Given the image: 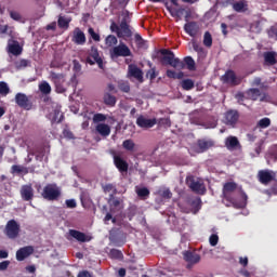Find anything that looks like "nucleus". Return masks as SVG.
Returning <instances> with one entry per match:
<instances>
[{
	"label": "nucleus",
	"mask_w": 277,
	"mask_h": 277,
	"mask_svg": "<svg viewBox=\"0 0 277 277\" xmlns=\"http://www.w3.org/2000/svg\"><path fill=\"white\" fill-rule=\"evenodd\" d=\"M71 42L78 47H83V44L87 42L85 32H83L81 28L76 27L72 31Z\"/></svg>",
	"instance_id": "obj_13"
},
{
	"label": "nucleus",
	"mask_w": 277,
	"mask_h": 277,
	"mask_svg": "<svg viewBox=\"0 0 277 277\" xmlns=\"http://www.w3.org/2000/svg\"><path fill=\"white\" fill-rule=\"evenodd\" d=\"M69 235H70V237H72L74 239L79 241L80 243H88V242L92 241V236L87 235L85 233H82L77 229H70Z\"/></svg>",
	"instance_id": "obj_15"
},
{
	"label": "nucleus",
	"mask_w": 277,
	"mask_h": 277,
	"mask_svg": "<svg viewBox=\"0 0 277 277\" xmlns=\"http://www.w3.org/2000/svg\"><path fill=\"white\" fill-rule=\"evenodd\" d=\"M184 64V68L185 66H187L188 70H196V62L194 61V58L192 56H186L184 57V61H182Z\"/></svg>",
	"instance_id": "obj_33"
},
{
	"label": "nucleus",
	"mask_w": 277,
	"mask_h": 277,
	"mask_svg": "<svg viewBox=\"0 0 277 277\" xmlns=\"http://www.w3.org/2000/svg\"><path fill=\"white\" fill-rule=\"evenodd\" d=\"M221 81L227 83L228 85H239L241 83V79L237 78V75L232 70H227L222 77Z\"/></svg>",
	"instance_id": "obj_12"
},
{
	"label": "nucleus",
	"mask_w": 277,
	"mask_h": 277,
	"mask_svg": "<svg viewBox=\"0 0 277 277\" xmlns=\"http://www.w3.org/2000/svg\"><path fill=\"white\" fill-rule=\"evenodd\" d=\"M39 90L41 94H51V84L49 82L44 81L39 85Z\"/></svg>",
	"instance_id": "obj_42"
},
{
	"label": "nucleus",
	"mask_w": 277,
	"mask_h": 277,
	"mask_svg": "<svg viewBox=\"0 0 277 277\" xmlns=\"http://www.w3.org/2000/svg\"><path fill=\"white\" fill-rule=\"evenodd\" d=\"M104 103L108 106V107H115L117 100L116 96L111 95L110 93H105L104 94Z\"/></svg>",
	"instance_id": "obj_32"
},
{
	"label": "nucleus",
	"mask_w": 277,
	"mask_h": 277,
	"mask_svg": "<svg viewBox=\"0 0 277 277\" xmlns=\"http://www.w3.org/2000/svg\"><path fill=\"white\" fill-rule=\"evenodd\" d=\"M29 66V61L27 60H21L17 64V68H27Z\"/></svg>",
	"instance_id": "obj_62"
},
{
	"label": "nucleus",
	"mask_w": 277,
	"mask_h": 277,
	"mask_svg": "<svg viewBox=\"0 0 277 277\" xmlns=\"http://www.w3.org/2000/svg\"><path fill=\"white\" fill-rule=\"evenodd\" d=\"M159 196H161V198H164L166 200H170V198H172V192L170 190V188H162L158 192Z\"/></svg>",
	"instance_id": "obj_43"
},
{
	"label": "nucleus",
	"mask_w": 277,
	"mask_h": 277,
	"mask_svg": "<svg viewBox=\"0 0 277 277\" xmlns=\"http://www.w3.org/2000/svg\"><path fill=\"white\" fill-rule=\"evenodd\" d=\"M181 85L186 92H189V90H194L195 88L194 80L192 79L182 80Z\"/></svg>",
	"instance_id": "obj_37"
},
{
	"label": "nucleus",
	"mask_w": 277,
	"mask_h": 277,
	"mask_svg": "<svg viewBox=\"0 0 277 277\" xmlns=\"http://www.w3.org/2000/svg\"><path fill=\"white\" fill-rule=\"evenodd\" d=\"M277 53L274 51L265 52L264 53V62L266 66H276L277 60H276Z\"/></svg>",
	"instance_id": "obj_28"
},
{
	"label": "nucleus",
	"mask_w": 277,
	"mask_h": 277,
	"mask_svg": "<svg viewBox=\"0 0 277 277\" xmlns=\"http://www.w3.org/2000/svg\"><path fill=\"white\" fill-rule=\"evenodd\" d=\"M105 120H107V115L101 113L93 115L94 124H103L102 122H105Z\"/></svg>",
	"instance_id": "obj_39"
},
{
	"label": "nucleus",
	"mask_w": 277,
	"mask_h": 277,
	"mask_svg": "<svg viewBox=\"0 0 277 277\" xmlns=\"http://www.w3.org/2000/svg\"><path fill=\"white\" fill-rule=\"evenodd\" d=\"M193 49L196 53H205V48L200 47L196 41H193Z\"/></svg>",
	"instance_id": "obj_59"
},
{
	"label": "nucleus",
	"mask_w": 277,
	"mask_h": 277,
	"mask_svg": "<svg viewBox=\"0 0 277 277\" xmlns=\"http://www.w3.org/2000/svg\"><path fill=\"white\" fill-rule=\"evenodd\" d=\"M22 200L25 202H30V200H34V187L31 184L23 185L19 190Z\"/></svg>",
	"instance_id": "obj_16"
},
{
	"label": "nucleus",
	"mask_w": 277,
	"mask_h": 277,
	"mask_svg": "<svg viewBox=\"0 0 277 277\" xmlns=\"http://www.w3.org/2000/svg\"><path fill=\"white\" fill-rule=\"evenodd\" d=\"M203 44H205V47H208V48L213 47V37L211 36V32H209V31L205 32Z\"/></svg>",
	"instance_id": "obj_41"
},
{
	"label": "nucleus",
	"mask_w": 277,
	"mask_h": 277,
	"mask_svg": "<svg viewBox=\"0 0 277 277\" xmlns=\"http://www.w3.org/2000/svg\"><path fill=\"white\" fill-rule=\"evenodd\" d=\"M131 55H133L131 49L123 42L110 50V57H131Z\"/></svg>",
	"instance_id": "obj_5"
},
{
	"label": "nucleus",
	"mask_w": 277,
	"mask_h": 277,
	"mask_svg": "<svg viewBox=\"0 0 277 277\" xmlns=\"http://www.w3.org/2000/svg\"><path fill=\"white\" fill-rule=\"evenodd\" d=\"M8 51L12 55H21L23 53V48H21V43L16 40H9L8 42Z\"/></svg>",
	"instance_id": "obj_26"
},
{
	"label": "nucleus",
	"mask_w": 277,
	"mask_h": 277,
	"mask_svg": "<svg viewBox=\"0 0 277 277\" xmlns=\"http://www.w3.org/2000/svg\"><path fill=\"white\" fill-rule=\"evenodd\" d=\"M65 205L67 209H76L77 208V201L75 199H67L65 201Z\"/></svg>",
	"instance_id": "obj_55"
},
{
	"label": "nucleus",
	"mask_w": 277,
	"mask_h": 277,
	"mask_svg": "<svg viewBox=\"0 0 277 277\" xmlns=\"http://www.w3.org/2000/svg\"><path fill=\"white\" fill-rule=\"evenodd\" d=\"M122 148H124V150L128 153H135V142H133L131 138H128L122 142Z\"/></svg>",
	"instance_id": "obj_31"
},
{
	"label": "nucleus",
	"mask_w": 277,
	"mask_h": 277,
	"mask_svg": "<svg viewBox=\"0 0 277 277\" xmlns=\"http://www.w3.org/2000/svg\"><path fill=\"white\" fill-rule=\"evenodd\" d=\"M223 198L230 202L234 209H246L248 207V195L243 188L235 182H226L223 185Z\"/></svg>",
	"instance_id": "obj_1"
},
{
	"label": "nucleus",
	"mask_w": 277,
	"mask_h": 277,
	"mask_svg": "<svg viewBox=\"0 0 277 277\" xmlns=\"http://www.w3.org/2000/svg\"><path fill=\"white\" fill-rule=\"evenodd\" d=\"M110 31H113L114 34H117V38H122V31H120V24L118 26L116 22H113L110 24Z\"/></svg>",
	"instance_id": "obj_46"
},
{
	"label": "nucleus",
	"mask_w": 277,
	"mask_h": 277,
	"mask_svg": "<svg viewBox=\"0 0 277 277\" xmlns=\"http://www.w3.org/2000/svg\"><path fill=\"white\" fill-rule=\"evenodd\" d=\"M114 163L117 170H119L121 173L129 172V162H127V160H124L122 157L115 155Z\"/></svg>",
	"instance_id": "obj_23"
},
{
	"label": "nucleus",
	"mask_w": 277,
	"mask_h": 277,
	"mask_svg": "<svg viewBox=\"0 0 277 277\" xmlns=\"http://www.w3.org/2000/svg\"><path fill=\"white\" fill-rule=\"evenodd\" d=\"M63 135L67 140H75V134H72V131H70L69 129H64L63 130Z\"/></svg>",
	"instance_id": "obj_56"
},
{
	"label": "nucleus",
	"mask_w": 277,
	"mask_h": 277,
	"mask_svg": "<svg viewBox=\"0 0 277 277\" xmlns=\"http://www.w3.org/2000/svg\"><path fill=\"white\" fill-rule=\"evenodd\" d=\"M235 98L238 101L239 105H246V104H243V101H246V98H248V95H246L243 92H238L235 95Z\"/></svg>",
	"instance_id": "obj_51"
},
{
	"label": "nucleus",
	"mask_w": 277,
	"mask_h": 277,
	"mask_svg": "<svg viewBox=\"0 0 277 277\" xmlns=\"http://www.w3.org/2000/svg\"><path fill=\"white\" fill-rule=\"evenodd\" d=\"M128 77H133V79H136L140 83H144V71L135 64L128 66Z\"/></svg>",
	"instance_id": "obj_11"
},
{
	"label": "nucleus",
	"mask_w": 277,
	"mask_h": 277,
	"mask_svg": "<svg viewBox=\"0 0 277 277\" xmlns=\"http://www.w3.org/2000/svg\"><path fill=\"white\" fill-rule=\"evenodd\" d=\"M134 40H135L136 47H138V49H144V44H146V41L142 38V35L135 34Z\"/></svg>",
	"instance_id": "obj_47"
},
{
	"label": "nucleus",
	"mask_w": 277,
	"mask_h": 277,
	"mask_svg": "<svg viewBox=\"0 0 277 277\" xmlns=\"http://www.w3.org/2000/svg\"><path fill=\"white\" fill-rule=\"evenodd\" d=\"M184 261L188 263L187 268H192V265H196V263H200V254L194 253L192 251L184 252Z\"/></svg>",
	"instance_id": "obj_18"
},
{
	"label": "nucleus",
	"mask_w": 277,
	"mask_h": 277,
	"mask_svg": "<svg viewBox=\"0 0 277 277\" xmlns=\"http://www.w3.org/2000/svg\"><path fill=\"white\" fill-rule=\"evenodd\" d=\"M268 38H272L273 40H277V26H272L268 29Z\"/></svg>",
	"instance_id": "obj_52"
},
{
	"label": "nucleus",
	"mask_w": 277,
	"mask_h": 277,
	"mask_svg": "<svg viewBox=\"0 0 277 277\" xmlns=\"http://www.w3.org/2000/svg\"><path fill=\"white\" fill-rule=\"evenodd\" d=\"M157 75H159V72H157V69L155 67L147 70L146 72V77L147 79H150V81H155V79H157Z\"/></svg>",
	"instance_id": "obj_50"
},
{
	"label": "nucleus",
	"mask_w": 277,
	"mask_h": 277,
	"mask_svg": "<svg viewBox=\"0 0 277 277\" xmlns=\"http://www.w3.org/2000/svg\"><path fill=\"white\" fill-rule=\"evenodd\" d=\"M10 17L13 21H21V18H22L21 13L16 12V11H10Z\"/></svg>",
	"instance_id": "obj_61"
},
{
	"label": "nucleus",
	"mask_w": 277,
	"mask_h": 277,
	"mask_svg": "<svg viewBox=\"0 0 277 277\" xmlns=\"http://www.w3.org/2000/svg\"><path fill=\"white\" fill-rule=\"evenodd\" d=\"M51 78H52V80L54 81V83L56 85V91L57 92H60L61 94L66 92V89H64V87L60 85V83L64 82V75L52 72Z\"/></svg>",
	"instance_id": "obj_27"
},
{
	"label": "nucleus",
	"mask_w": 277,
	"mask_h": 277,
	"mask_svg": "<svg viewBox=\"0 0 277 277\" xmlns=\"http://www.w3.org/2000/svg\"><path fill=\"white\" fill-rule=\"evenodd\" d=\"M138 198H148L150 190L147 187H142L136 190Z\"/></svg>",
	"instance_id": "obj_45"
},
{
	"label": "nucleus",
	"mask_w": 277,
	"mask_h": 277,
	"mask_svg": "<svg viewBox=\"0 0 277 277\" xmlns=\"http://www.w3.org/2000/svg\"><path fill=\"white\" fill-rule=\"evenodd\" d=\"M160 55L159 62L162 64V66H172V68H180V70H183L185 68V63L181 61L177 57H174V52L168 50V49H161L159 50Z\"/></svg>",
	"instance_id": "obj_2"
},
{
	"label": "nucleus",
	"mask_w": 277,
	"mask_h": 277,
	"mask_svg": "<svg viewBox=\"0 0 277 277\" xmlns=\"http://www.w3.org/2000/svg\"><path fill=\"white\" fill-rule=\"evenodd\" d=\"M95 131L102 137H109V135H111V127H109L107 123H97Z\"/></svg>",
	"instance_id": "obj_25"
},
{
	"label": "nucleus",
	"mask_w": 277,
	"mask_h": 277,
	"mask_svg": "<svg viewBox=\"0 0 277 277\" xmlns=\"http://www.w3.org/2000/svg\"><path fill=\"white\" fill-rule=\"evenodd\" d=\"M136 124L141 129H153L157 124V119H146L144 116H138L136 119Z\"/></svg>",
	"instance_id": "obj_17"
},
{
	"label": "nucleus",
	"mask_w": 277,
	"mask_h": 277,
	"mask_svg": "<svg viewBox=\"0 0 277 277\" xmlns=\"http://www.w3.org/2000/svg\"><path fill=\"white\" fill-rule=\"evenodd\" d=\"M10 267V260L0 262V272H5Z\"/></svg>",
	"instance_id": "obj_60"
},
{
	"label": "nucleus",
	"mask_w": 277,
	"mask_h": 277,
	"mask_svg": "<svg viewBox=\"0 0 277 277\" xmlns=\"http://www.w3.org/2000/svg\"><path fill=\"white\" fill-rule=\"evenodd\" d=\"M209 148H213V141H207L205 138L198 140L197 145L195 147V151L198 154L207 153Z\"/></svg>",
	"instance_id": "obj_20"
},
{
	"label": "nucleus",
	"mask_w": 277,
	"mask_h": 277,
	"mask_svg": "<svg viewBox=\"0 0 277 277\" xmlns=\"http://www.w3.org/2000/svg\"><path fill=\"white\" fill-rule=\"evenodd\" d=\"M21 233V225L14 220H10L5 226V235L9 239H16Z\"/></svg>",
	"instance_id": "obj_7"
},
{
	"label": "nucleus",
	"mask_w": 277,
	"mask_h": 277,
	"mask_svg": "<svg viewBox=\"0 0 277 277\" xmlns=\"http://www.w3.org/2000/svg\"><path fill=\"white\" fill-rule=\"evenodd\" d=\"M89 36L94 40V42H101V35L98 32L94 31V28L90 27L88 29Z\"/></svg>",
	"instance_id": "obj_48"
},
{
	"label": "nucleus",
	"mask_w": 277,
	"mask_h": 277,
	"mask_svg": "<svg viewBox=\"0 0 277 277\" xmlns=\"http://www.w3.org/2000/svg\"><path fill=\"white\" fill-rule=\"evenodd\" d=\"M109 258L115 259L117 261H122V259H124V254H122V251L118 249H111L109 251Z\"/></svg>",
	"instance_id": "obj_36"
},
{
	"label": "nucleus",
	"mask_w": 277,
	"mask_h": 277,
	"mask_svg": "<svg viewBox=\"0 0 277 277\" xmlns=\"http://www.w3.org/2000/svg\"><path fill=\"white\" fill-rule=\"evenodd\" d=\"M198 23L196 22H187L184 25V31H186V34L190 36V38H196V36H198Z\"/></svg>",
	"instance_id": "obj_24"
},
{
	"label": "nucleus",
	"mask_w": 277,
	"mask_h": 277,
	"mask_svg": "<svg viewBox=\"0 0 277 277\" xmlns=\"http://www.w3.org/2000/svg\"><path fill=\"white\" fill-rule=\"evenodd\" d=\"M72 64H74V72L79 75V72H81V63H79V61L77 60H74Z\"/></svg>",
	"instance_id": "obj_57"
},
{
	"label": "nucleus",
	"mask_w": 277,
	"mask_h": 277,
	"mask_svg": "<svg viewBox=\"0 0 277 277\" xmlns=\"http://www.w3.org/2000/svg\"><path fill=\"white\" fill-rule=\"evenodd\" d=\"M171 15L176 16V18H181L182 16H184V21L186 23H189V19L192 18V9L180 8L174 12H171Z\"/></svg>",
	"instance_id": "obj_22"
},
{
	"label": "nucleus",
	"mask_w": 277,
	"mask_h": 277,
	"mask_svg": "<svg viewBox=\"0 0 277 277\" xmlns=\"http://www.w3.org/2000/svg\"><path fill=\"white\" fill-rule=\"evenodd\" d=\"M15 103L22 109H26V111H29L34 107V104L25 93H16Z\"/></svg>",
	"instance_id": "obj_8"
},
{
	"label": "nucleus",
	"mask_w": 277,
	"mask_h": 277,
	"mask_svg": "<svg viewBox=\"0 0 277 277\" xmlns=\"http://www.w3.org/2000/svg\"><path fill=\"white\" fill-rule=\"evenodd\" d=\"M190 207L194 209L195 213H198L202 208V199H200V197H196L190 201Z\"/></svg>",
	"instance_id": "obj_34"
},
{
	"label": "nucleus",
	"mask_w": 277,
	"mask_h": 277,
	"mask_svg": "<svg viewBox=\"0 0 277 277\" xmlns=\"http://www.w3.org/2000/svg\"><path fill=\"white\" fill-rule=\"evenodd\" d=\"M238 121H239V113L237 110H229L225 113L224 124H226L227 127L234 128Z\"/></svg>",
	"instance_id": "obj_14"
},
{
	"label": "nucleus",
	"mask_w": 277,
	"mask_h": 277,
	"mask_svg": "<svg viewBox=\"0 0 277 277\" xmlns=\"http://www.w3.org/2000/svg\"><path fill=\"white\" fill-rule=\"evenodd\" d=\"M120 31H121V38L133 37V31L131 30V26H129V11L126 12L123 18L121 19Z\"/></svg>",
	"instance_id": "obj_9"
},
{
	"label": "nucleus",
	"mask_w": 277,
	"mask_h": 277,
	"mask_svg": "<svg viewBox=\"0 0 277 277\" xmlns=\"http://www.w3.org/2000/svg\"><path fill=\"white\" fill-rule=\"evenodd\" d=\"M246 8H248V4L243 1L233 3V10H235V12H246Z\"/></svg>",
	"instance_id": "obj_40"
},
{
	"label": "nucleus",
	"mask_w": 277,
	"mask_h": 277,
	"mask_svg": "<svg viewBox=\"0 0 277 277\" xmlns=\"http://www.w3.org/2000/svg\"><path fill=\"white\" fill-rule=\"evenodd\" d=\"M118 89L121 92H124L126 94H129L131 92V84H129L128 81H120V82H118Z\"/></svg>",
	"instance_id": "obj_38"
},
{
	"label": "nucleus",
	"mask_w": 277,
	"mask_h": 277,
	"mask_svg": "<svg viewBox=\"0 0 277 277\" xmlns=\"http://www.w3.org/2000/svg\"><path fill=\"white\" fill-rule=\"evenodd\" d=\"M31 254H34V247H23L16 251V261H25V259H28Z\"/></svg>",
	"instance_id": "obj_19"
},
{
	"label": "nucleus",
	"mask_w": 277,
	"mask_h": 277,
	"mask_svg": "<svg viewBox=\"0 0 277 277\" xmlns=\"http://www.w3.org/2000/svg\"><path fill=\"white\" fill-rule=\"evenodd\" d=\"M209 241H210V246L215 247L220 241V237L217 236V234H212L209 238Z\"/></svg>",
	"instance_id": "obj_53"
},
{
	"label": "nucleus",
	"mask_w": 277,
	"mask_h": 277,
	"mask_svg": "<svg viewBox=\"0 0 277 277\" xmlns=\"http://www.w3.org/2000/svg\"><path fill=\"white\" fill-rule=\"evenodd\" d=\"M247 100L249 101H259V96H261V90L259 89H249L246 91Z\"/></svg>",
	"instance_id": "obj_29"
},
{
	"label": "nucleus",
	"mask_w": 277,
	"mask_h": 277,
	"mask_svg": "<svg viewBox=\"0 0 277 277\" xmlns=\"http://www.w3.org/2000/svg\"><path fill=\"white\" fill-rule=\"evenodd\" d=\"M11 174H29V169L19 164H13L11 167Z\"/></svg>",
	"instance_id": "obj_30"
},
{
	"label": "nucleus",
	"mask_w": 277,
	"mask_h": 277,
	"mask_svg": "<svg viewBox=\"0 0 277 277\" xmlns=\"http://www.w3.org/2000/svg\"><path fill=\"white\" fill-rule=\"evenodd\" d=\"M271 124H272V120L267 117L262 118L258 123L260 129H267V127H269Z\"/></svg>",
	"instance_id": "obj_49"
},
{
	"label": "nucleus",
	"mask_w": 277,
	"mask_h": 277,
	"mask_svg": "<svg viewBox=\"0 0 277 277\" xmlns=\"http://www.w3.org/2000/svg\"><path fill=\"white\" fill-rule=\"evenodd\" d=\"M70 21H71L70 18L60 16L57 25L61 29H68V27H70Z\"/></svg>",
	"instance_id": "obj_35"
},
{
	"label": "nucleus",
	"mask_w": 277,
	"mask_h": 277,
	"mask_svg": "<svg viewBox=\"0 0 277 277\" xmlns=\"http://www.w3.org/2000/svg\"><path fill=\"white\" fill-rule=\"evenodd\" d=\"M87 64H90V66L97 64L98 68L103 69V58H101L98 54V48L91 47L89 55L87 56Z\"/></svg>",
	"instance_id": "obj_6"
},
{
	"label": "nucleus",
	"mask_w": 277,
	"mask_h": 277,
	"mask_svg": "<svg viewBox=\"0 0 277 277\" xmlns=\"http://www.w3.org/2000/svg\"><path fill=\"white\" fill-rule=\"evenodd\" d=\"M225 148L227 150H237V148H241V143H239V138L237 136L229 135L225 138Z\"/></svg>",
	"instance_id": "obj_21"
},
{
	"label": "nucleus",
	"mask_w": 277,
	"mask_h": 277,
	"mask_svg": "<svg viewBox=\"0 0 277 277\" xmlns=\"http://www.w3.org/2000/svg\"><path fill=\"white\" fill-rule=\"evenodd\" d=\"M77 277H92V274L88 271H81Z\"/></svg>",
	"instance_id": "obj_64"
},
{
	"label": "nucleus",
	"mask_w": 277,
	"mask_h": 277,
	"mask_svg": "<svg viewBox=\"0 0 277 277\" xmlns=\"http://www.w3.org/2000/svg\"><path fill=\"white\" fill-rule=\"evenodd\" d=\"M41 196L44 200H58L60 196H62V189L57 187V184H48L43 187Z\"/></svg>",
	"instance_id": "obj_3"
},
{
	"label": "nucleus",
	"mask_w": 277,
	"mask_h": 277,
	"mask_svg": "<svg viewBox=\"0 0 277 277\" xmlns=\"http://www.w3.org/2000/svg\"><path fill=\"white\" fill-rule=\"evenodd\" d=\"M105 42L107 47H114L118 44V38H116L114 35H108L105 39Z\"/></svg>",
	"instance_id": "obj_44"
},
{
	"label": "nucleus",
	"mask_w": 277,
	"mask_h": 277,
	"mask_svg": "<svg viewBox=\"0 0 277 277\" xmlns=\"http://www.w3.org/2000/svg\"><path fill=\"white\" fill-rule=\"evenodd\" d=\"M0 94H10V88L8 87V83L0 82Z\"/></svg>",
	"instance_id": "obj_54"
},
{
	"label": "nucleus",
	"mask_w": 277,
	"mask_h": 277,
	"mask_svg": "<svg viewBox=\"0 0 277 277\" xmlns=\"http://www.w3.org/2000/svg\"><path fill=\"white\" fill-rule=\"evenodd\" d=\"M105 194H109V192H114V194H116V186H114V184H106L103 187Z\"/></svg>",
	"instance_id": "obj_58"
},
{
	"label": "nucleus",
	"mask_w": 277,
	"mask_h": 277,
	"mask_svg": "<svg viewBox=\"0 0 277 277\" xmlns=\"http://www.w3.org/2000/svg\"><path fill=\"white\" fill-rule=\"evenodd\" d=\"M258 180L262 185H269L272 181L276 180V173L269 170H260L258 173Z\"/></svg>",
	"instance_id": "obj_10"
},
{
	"label": "nucleus",
	"mask_w": 277,
	"mask_h": 277,
	"mask_svg": "<svg viewBox=\"0 0 277 277\" xmlns=\"http://www.w3.org/2000/svg\"><path fill=\"white\" fill-rule=\"evenodd\" d=\"M186 185L195 194H200L201 196H205V194L207 193V187H205V183L200 182V180L196 179L194 175H188L186 177Z\"/></svg>",
	"instance_id": "obj_4"
},
{
	"label": "nucleus",
	"mask_w": 277,
	"mask_h": 277,
	"mask_svg": "<svg viewBox=\"0 0 277 277\" xmlns=\"http://www.w3.org/2000/svg\"><path fill=\"white\" fill-rule=\"evenodd\" d=\"M60 116V111L58 110H55L54 111V117H53V121L54 122H62V120H64V115H61L60 119H57V117Z\"/></svg>",
	"instance_id": "obj_63"
}]
</instances>
